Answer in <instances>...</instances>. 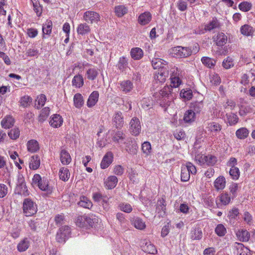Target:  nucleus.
I'll use <instances>...</instances> for the list:
<instances>
[{
	"mask_svg": "<svg viewBox=\"0 0 255 255\" xmlns=\"http://www.w3.org/2000/svg\"><path fill=\"white\" fill-rule=\"evenodd\" d=\"M215 232L219 236L223 237L226 234L227 231L222 224H219L216 227Z\"/></svg>",
	"mask_w": 255,
	"mask_h": 255,
	"instance_id": "nucleus-56",
	"label": "nucleus"
},
{
	"mask_svg": "<svg viewBox=\"0 0 255 255\" xmlns=\"http://www.w3.org/2000/svg\"><path fill=\"white\" fill-rule=\"evenodd\" d=\"M78 204L81 207L90 209L92 207V203L87 197L83 196L80 198V201L78 202Z\"/></svg>",
	"mask_w": 255,
	"mask_h": 255,
	"instance_id": "nucleus-33",
	"label": "nucleus"
},
{
	"mask_svg": "<svg viewBox=\"0 0 255 255\" xmlns=\"http://www.w3.org/2000/svg\"><path fill=\"white\" fill-rule=\"evenodd\" d=\"M125 138V135L122 131H118L113 136V139L115 141L120 142V140H123Z\"/></svg>",
	"mask_w": 255,
	"mask_h": 255,
	"instance_id": "nucleus-62",
	"label": "nucleus"
},
{
	"mask_svg": "<svg viewBox=\"0 0 255 255\" xmlns=\"http://www.w3.org/2000/svg\"><path fill=\"white\" fill-rule=\"evenodd\" d=\"M249 134V130L246 128L243 127L238 129L236 132V135L240 139L246 138Z\"/></svg>",
	"mask_w": 255,
	"mask_h": 255,
	"instance_id": "nucleus-27",
	"label": "nucleus"
},
{
	"mask_svg": "<svg viewBox=\"0 0 255 255\" xmlns=\"http://www.w3.org/2000/svg\"><path fill=\"white\" fill-rule=\"evenodd\" d=\"M32 102V98L28 96H24L21 98L19 103L23 107H26Z\"/></svg>",
	"mask_w": 255,
	"mask_h": 255,
	"instance_id": "nucleus-55",
	"label": "nucleus"
},
{
	"mask_svg": "<svg viewBox=\"0 0 255 255\" xmlns=\"http://www.w3.org/2000/svg\"><path fill=\"white\" fill-rule=\"evenodd\" d=\"M151 20V14L149 12L146 11L139 15L138 18V23L142 25L148 24Z\"/></svg>",
	"mask_w": 255,
	"mask_h": 255,
	"instance_id": "nucleus-12",
	"label": "nucleus"
},
{
	"mask_svg": "<svg viewBox=\"0 0 255 255\" xmlns=\"http://www.w3.org/2000/svg\"><path fill=\"white\" fill-rule=\"evenodd\" d=\"M83 19L88 23H97L100 20V16L97 12L88 10L84 13Z\"/></svg>",
	"mask_w": 255,
	"mask_h": 255,
	"instance_id": "nucleus-6",
	"label": "nucleus"
},
{
	"mask_svg": "<svg viewBox=\"0 0 255 255\" xmlns=\"http://www.w3.org/2000/svg\"><path fill=\"white\" fill-rule=\"evenodd\" d=\"M33 183L37 185L39 189L43 191L50 190L48 181L46 179H42L40 175L36 174L32 179Z\"/></svg>",
	"mask_w": 255,
	"mask_h": 255,
	"instance_id": "nucleus-5",
	"label": "nucleus"
},
{
	"mask_svg": "<svg viewBox=\"0 0 255 255\" xmlns=\"http://www.w3.org/2000/svg\"><path fill=\"white\" fill-rule=\"evenodd\" d=\"M201 61L203 64L209 68L213 67L215 64V61L212 59L208 57H203L201 59Z\"/></svg>",
	"mask_w": 255,
	"mask_h": 255,
	"instance_id": "nucleus-52",
	"label": "nucleus"
},
{
	"mask_svg": "<svg viewBox=\"0 0 255 255\" xmlns=\"http://www.w3.org/2000/svg\"><path fill=\"white\" fill-rule=\"evenodd\" d=\"M118 183V178L116 176H110L105 181V187L108 189H113Z\"/></svg>",
	"mask_w": 255,
	"mask_h": 255,
	"instance_id": "nucleus-18",
	"label": "nucleus"
},
{
	"mask_svg": "<svg viewBox=\"0 0 255 255\" xmlns=\"http://www.w3.org/2000/svg\"><path fill=\"white\" fill-rule=\"evenodd\" d=\"M163 62H165L159 58L154 59L151 61L153 68L157 69V71L155 72L154 78L161 83L164 82L169 75L168 66Z\"/></svg>",
	"mask_w": 255,
	"mask_h": 255,
	"instance_id": "nucleus-1",
	"label": "nucleus"
},
{
	"mask_svg": "<svg viewBox=\"0 0 255 255\" xmlns=\"http://www.w3.org/2000/svg\"><path fill=\"white\" fill-rule=\"evenodd\" d=\"M187 0H178L177 2V7L178 9L181 11H184L187 8Z\"/></svg>",
	"mask_w": 255,
	"mask_h": 255,
	"instance_id": "nucleus-57",
	"label": "nucleus"
},
{
	"mask_svg": "<svg viewBox=\"0 0 255 255\" xmlns=\"http://www.w3.org/2000/svg\"><path fill=\"white\" fill-rule=\"evenodd\" d=\"M20 134V131L18 128H14L11 129L8 133V136L9 137L13 139L17 138Z\"/></svg>",
	"mask_w": 255,
	"mask_h": 255,
	"instance_id": "nucleus-61",
	"label": "nucleus"
},
{
	"mask_svg": "<svg viewBox=\"0 0 255 255\" xmlns=\"http://www.w3.org/2000/svg\"><path fill=\"white\" fill-rule=\"evenodd\" d=\"M73 101L74 106L77 108H81L84 104L83 98L81 94H76L74 95Z\"/></svg>",
	"mask_w": 255,
	"mask_h": 255,
	"instance_id": "nucleus-31",
	"label": "nucleus"
},
{
	"mask_svg": "<svg viewBox=\"0 0 255 255\" xmlns=\"http://www.w3.org/2000/svg\"><path fill=\"white\" fill-rule=\"evenodd\" d=\"M190 177V174L189 173V171L184 166L181 167V180L183 182L188 181Z\"/></svg>",
	"mask_w": 255,
	"mask_h": 255,
	"instance_id": "nucleus-43",
	"label": "nucleus"
},
{
	"mask_svg": "<svg viewBox=\"0 0 255 255\" xmlns=\"http://www.w3.org/2000/svg\"><path fill=\"white\" fill-rule=\"evenodd\" d=\"M234 247L237 250V254L239 255H251L250 250L242 243L236 242Z\"/></svg>",
	"mask_w": 255,
	"mask_h": 255,
	"instance_id": "nucleus-16",
	"label": "nucleus"
},
{
	"mask_svg": "<svg viewBox=\"0 0 255 255\" xmlns=\"http://www.w3.org/2000/svg\"><path fill=\"white\" fill-rule=\"evenodd\" d=\"M46 100V97L45 95L41 94L37 96L36 100L35 107L39 109L43 106Z\"/></svg>",
	"mask_w": 255,
	"mask_h": 255,
	"instance_id": "nucleus-39",
	"label": "nucleus"
},
{
	"mask_svg": "<svg viewBox=\"0 0 255 255\" xmlns=\"http://www.w3.org/2000/svg\"><path fill=\"white\" fill-rule=\"evenodd\" d=\"M120 209L126 213H130L132 211V208L131 206L128 203H122L119 205Z\"/></svg>",
	"mask_w": 255,
	"mask_h": 255,
	"instance_id": "nucleus-58",
	"label": "nucleus"
},
{
	"mask_svg": "<svg viewBox=\"0 0 255 255\" xmlns=\"http://www.w3.org/2000/svg\"><path fill=\"white\" fill-rule=\"evenodd\" d=\"M130 53L131 57L135 60L140 59L143 56L142 50L139 47L132 48Z\"/></svg>",
	"mask_w": 255,
	"mask_h": 255,
	"instance_id": "nucleus-21",
	"label": "nucleus"
},
{
	"mask_svg": "<svg viewBox=\"0 0 255 255\" xmlns=\"http://www.w3.org/2000/svg\"><path fill=\"white\" fill-rule=\"evenodd\" d=\"M142 250L145 252L150 254H155L157 253L155 246L150 243H145V245L143 246Z\"/></svg>",
	"mask_w": 255,
	"mask_h": 255,
	"instance_id": "nucleus-34",
	"label": "nucleus"
},
{
	"mask_svg": "<svg viewBox=\"0 0 255 255\" xmlns=\"http://www.w3.org/2000/svg\"><path fill=\"white\" fill-rule=\"evenodd\" d=\"M203 106L202 102H196L192 104L191 108L195 113H199L202 110Z\"/></svg>",
	"mask_w": 255,
	"mask_h": 255,
	"instance_id": "nucleus-50",
	"label": "nucleus"
},
{
	"mask_svg": "<svg viewBox=\"0 0 255 255\" xmlns=\"http://www.w3.org/2000/svg\"><path fill=\"white\" fill-rule=\"evenodd\" d=\"M27 148L28 151L34 153L39 149L38 141L35 139L29 140L27 143Z\"/></svg>",
	"mask_w": 255,
	"mask_h": 255,
	"instance_id": "nucleus-25",
	"label": "nucleus"
},
{
	"mask_svg": "<svg viewBox=\"0 0 255 255\" xmlns=\"http://www.w3.org/2000/svg\"><path fill=\"white\" fill-rule=\"evenodd\" d=\"M141 149L146 156L149 155L151 152V146L150 142L145 141L142 144Z\"/></svg>",
	"mask_w": 255,
	"mask_h": 255,
	"instance_id": "nucleus-45",
	"label": "nucleus"
},
{
	"mask_svg": "<svg viewBox=\"0 0 255 255\" xmlns=\"http://www.w3.org/2000/svg\"><path fill=\"white\" fill-rule=\"evenodd\" d=\"M129 142L131 144V147L129 146H127L126 149L129 153L131 154H135L136 153L138 148L137 144L136 143V142L134 140H131V141Z\"/></svg>",
	"mask_w": 255,
	"mask_h": 255,
	"instance_id": "nucleus-48",
	"label": "nucleus"
},
{
	"mask_svg": "<svg viewBox=\"0 0 255 255\" xmlns=\"http://www.w3.org/2000/svg\"><path fill=\"white\" fill-rule=\"evenodd\" d=\"M71 229L68 226H64L61 227L57 233L56 239L60 243H65L70 236Z\"/></svg>",
	"mask_w": 255,
	"mask_h": 255,
	"instance_id": "nucleus-4",
	"label": "nucleus"
},
{
	"mask_svg": "<svg viewBox=\"0 0 255 255\" xmlns=\"http://www.w3.org/2000/svg\"><path fill=\"white\" fill-rule=\"evenodd\" d=\"M141 126L139 120L136 118L132 119L130 122V130L132 134L137 135L140 132Z\"/></svg>",
	"mask_w": 255,
	"mask_h": 255,
	"instance_id": "nucleus-8",
	"label": "nucleus"
},
{
	"mask_svg": "<svg viewBox=\"0 0 255 255\" xmlns=\"http://www.w3.org/2000/svg\"><path fill=\"white\" fill-rule=\"evenodd\" d=\"M132 223L134 227L137 229L143 230L145 228V223L139 218L133 219Z\"/></svg>",
	"mask_w": 255,
	"mask_h": 255,
	"instance_id": "nucleus-42",
	"label": "nucleus"
},
{
	"mask_svg": "<svg viewBox=\"0 0 255 255\" xmlns=\"http://www.w3.org/2000/svg\"><path fill=\"white\" fill-rule=\"evenodd\" d=\"M84 84V80L82 76L77 75L74 77L72 80V84L77 88L81 87Z\"/></svg>",
	"mask_w": 255,
	"mask_h": 255,
	"instance_id": "nucleus-36",
	"label": "nucleus"
},
{
	"mask_svg": "<svg viewBox=\"0 0 255 255\" xmlns=\"http://www.w3.org/2000/svg\"><path fill=\"white\" fill-rule=\"evenodd\" d=\"M202 238V232L199 228H195L191 232V238L192 240H200Z\"/></svg>",
	"mask_w": 255,
	"mask_h": 255,
	"instance_id": "nucleus-41",
	"label": "nucleus"
},
{
	"mask_svg": "<svg viewBox=\"0 0 255 255\" xmlns=\"http://www.w3.org/2000/svg\"><path fill=\"white\" fill-rule=\"evenodd\" d=\"M240 32L244 36H253L255 32V29L250 25L244 24L241 27Z\"/></svg>",
	"mask_w": 255,
	"mask_h": 255,
	"instance_id": "nucleus-14",
	"label": "nucleus"
},
{
	"mask_svg": "<svg viewBox=\"0 0 255 255\" xmlns=\"http://www.w3.org/2000/svg\"><path fill=\"white\" fill-rule=\"evenodd\" d=\"M208 128L212 132H217L222 129V126L216 122H211L208 124Z\"/></svg>",
	"mask_w": 255,
	"mask_h": 255,
	"instance_id": "nucleus-38",
	"label": "nucleus"
},
{
	"mask_svg": "<svg viewBox=\"0 0 255 255\" xmlns=\"http://www.w3.org/2000/svg\"><path fill=\"white\" fill-rule=\"evenodd\" d=\"M70 172L69 170L65 167H61L59 172V178L64 181H67L70 177Z\"/></svg>",
	"mask_w": 255,
	"mask_h": 255,
	"instance_id": "nucleus-29",
	"label": "nucleus"
},
{
	"mask_svg": "<svg viewBox=\"0 0 255 255\" xmlns=\"http://www.w3.org/2000/svg\"><path fill=\"white\" fill-rule=\"evenodd\" d=\"M14 124V119L11 116H6L1 122V125L2 128H9L13 126Z\"/></svg>",
	"mask_w": 255,
	"mask_h": 255,
	"instance_id": "nucleus-28",
	"label": "nucleus"
},
{
	"mask_svg": "<svg viewBox=\"0 0 255 255\" xmlns=\"http://www.w3.org/2000/svg\"><path fill=\"white\" fill-rule=\"evenodd\" d=\"M127 8L124 5H119L115 7V12L118 17H122L127 13Z\"/></svg>",
	"mask_w": 255,
	"mask_h": 255,
	"instance_id": "nucleus-44",
	"label": "nucleus"
},
{
	"mask_svg": "<svg viewBox=\"0 0 255 255\" xmlns=\"http://www.w3.org/2000/svg\"><path fill=\"white\" fill-rule=\"evenodd\" d=\"M99 96V94L98 91L93 92L90 94L88 99L87 103V106L89 108H91L95 106L98 101Z\"/></svg>",
	"mask_w": 255,
	"mask_h": 255,
	"instance_id": "nucleus-20",
	"label": "nucleus"
},
{
	"mask_svg": "<svg viewBox=\"0 0 255 255\" xmlns=\"http://www.w3.org/2000/svg\"><path fill=\"white\" fill-rule=\"evenodd\" d=\"M87 77L89 79L93 80L98 75V72L95 69H90L87 71Z\"/></svg>",
	"mask_w": 255,
	"mask_h": 255,
	"instance_id": "nucleus-60",
	"label": "nucleus"
},
{
	"mask_svg": "<svg viewBox=\"0 0 255 255\" xmlns=\"http://www.w3.org/2000/svg\"><path fill=\"white\" fill-rule=\"evenodd\" d=\"M198 160L201 164L213 166L217 162V158L215 156L212 155H202L199 157Z\"/></svg>",
	"mask_w": 255,
	"mask_h": 255,
	"instance_id": "nucleus-9",
	"label": "nucleus"
},
{
	"mask_svg": "<svg viewBox=\"0 0 255 255\" xmlns=\"http://www.w3.org/2000/svg\"><path fill=\"white\" fill-rule=\"evenodd\" d=\"M234 65L233 59L228 57L223 62V66L226 69H229Z\"/></svg>",
	"mask_w": 255,
	"mask_h": 255,
	"instance_id": "nucleus-63",
	"label": "nucleus"
},
{
	"mask_svg": "<svg viewBox=\"0 0 255 255\" xmlns=\"http://www.w3.org/2000/svg\"><path fill=\"white\" fill-rule=\"evenodd\" d=\"M15 192L20 195L26 196L29 195V192L22 177H19L17 183V186Z\"/></svg>",
	"mask_w": 255,
	"mask_h": 255,
	"instance_id": "nucleus-7",
	"label": "nucleus"
},
{
	"mask_svg": "<svg viewBox=\"0 0 255 255\" xmlns=\"http://www.w3.org/2000/svg\"><path fill=\"white\" fill-rule=\"evenodd\" d=\"M128 59L125 56H122L119 58L117 67L121 72L126 71L128 67Z\"/></svg>",
	"mask_w": 255,
	"mask_h": 255,
	"instance_id": "nucleus-15",
	"label": "nucleus"
},
{
	"mask_svg": "<svg viewBox=\"0 0 255 255\" xmlns=\"http://www.w3.org/2000/svg\"><path fill=\"white\" fill-rule=\"evenodd\" d=\"M33 3V9L37 16H40L42 13V7L38 0H31Z\"/></svg>",
	"mask_w": 255,
	"mask_h": 255,
	"instance_id": "nucleus-51",
	"label": "nucleus"
},
{
	"mask_svg": "<svg viewBox=\"0 0 255 255\" xmlns=\"http://www.w3.org/2000/svg\"><path fill=\"white\" fill-rule=\"evenodd\" d=\"M60 160L64 165L69 164L71 161V157L69 153L65 149H62L60 152Z\"/></svg>",
	"mask_w": 255,
	"mask_h": 255,
	"instance_id": "nucleus-24",
	"label": "nucleus"
},
{
	"mask_svg": "<svg viewBox=\"0 0 255 255\" xmlns=\"http://www.w3.org/2000/svg\"><path fill=\"white\" fill-rule=\"evenodd\" d=\"M29 242L27 238L24 239L17 245V250L22 252L25 251L29 247Z\"/></svg>",
	"mask_w": 255,
	"mask_h": 255,
	"instance_id": "nucleus-35",
	"label": "nucleus"
},
{
	"mask_svg": "<svg viewBox=\"0 0 255 255\" xmlns=\"http://www.w3.org/2000/svg\"><path fill=\"white\" fill-rule=\"evenodd\" d=\"M113 154L112 152H108L103 157L101 163V167L102 169L107 168L112 162Z\"/></svg>",
	"mask_w": 255,
	"mask_h": 255,
	"instance_id": "nucleus-19",
	"label": "nucleus"
},
{
	"mask_svg": "<svg viewBox=\"0 0 255 255\" xmlns=\"http://www.w3.org/2000/svg\"><path fill=\"white\" fill-rule=\"evenodd\" d=\"M63 119L61 116L58 114L53 115L51 117L49 124L53 128L60 127L63 123Z\"/></svg>",
	"mask_w": 255,
	"mask_h": 255,
	"instance_id": "nucleus-13",
	"label": "nucleus"
},
{
	"mask_svg": "<svg viewBox=\"0 0 255 255\" xmlns=\"http://www.w3.org/2000/svg\"><path fill=\"white\" fill-rule=\"evenodd\" d=\"M214 185L217 190L223 189L226 186V179L224 176L218 177L214 181Z\"/></svg>",
	"mask_w": 255,
	"mask_h": 255,
	"instance_id": "nucleus-26",
	"label": "nucleus"
},
{
	"mask_svg": "<svg viewBox=\"0 0 255 255\" xmlns=\"http://www.w3.org/2000/svg\"><path fill=\"white\" fill-rule=\"evenodd\" d=\"M229 174L233 179L237 180L240 176V170L238 167H233L231 168Z\"/></svg>",
	"mask_w": 255,
	"mask_h": 255,
	"instance_id": "nucleus-54",
	"label": "nucleus"
},
{
	"mask_svg": "<svg viewBox=\"0 0 255 255\" xmlns=\"http://www.w3.org/2000/svg\"><path fill=\"white\" fill-rule=\"evenodd\" d=\"M113 121L117 128L122 127L124 125V118L122 112L120 111L116 112L113 116Z\"/></svg>",
	"mask_w": 255,
	"mask_h": 255,
	"instance_id": "nucleus-11",
	"label": "nucleus"
},
{
	"mask_svg": "<svg viewBox=\"0 0 255 255\" xmlns=\"http://www.w3.org/2000/svg\"><path fill=\"white\" fill-rule=\"evenodd\" d=\"M237 237L241 242H248L250 238V234L246 230H239L236 233Z\"/></svg>",
	"mask_w": 255,
	"mask_h": 255,
	"instance_id": "nucleus-23",
	"label": "nucleus"
},
{
	"mask_svg": "<svg viewBox=\"0 0 255 255\" xmlns=\"http://www.w3.org/2000/svg\"><path fill=\"white\" fill-rule=\"evenodd\" d=\"M219 26V22L216 19H213L211 22L205 25V29L207 31H211V30L217 28Z\"/></svg>",
	"mask_w": 255,
	"mask_h": 255,
	"instance_id": "nucleus-49",
	"label": "nucleus"
},
{
	"mask_svg": "<svg viewBox=\"0 0 255 255\" xmlns=\"http://www.w3.org/2000/svg\"><path fill=\"white\" fill-rule=\"evenodd\" d=\"M171 88L169 86H165L158 93H155L154 97L159 105L165 110L172 103L173 96L171 93Z\"/></svg>",
	"mask_w": 255,
	"mask_h": 255,
	"instance_id": "nucleus-2",
	"label": "nucleus"
},
{
	"mask_svg": "<svg viewBox=\"0 0 255 255\" xmlns=\"http://www.w3.org/2000/svg\"><path fill=\"white\" fill-rule=\"evenodd\" d=\"M195 120V113L191 110L186 111L184 115V121L186 123H190Z\"/></svg>",
	"mask_w": 255,
	"mask_h": 255,
	"instance_id": "nucleus-30",
	"label": "nucleus"
},
{
	"mask_svg": "<svg viewBox=\"0 0 255 255\" xmlns=\"http://www.w3.org/2000/svg\"><path fill=\"white\" fill-rule=\"evenodd\" d=\"M52 22L51 20H47L42 26V31L44 34H50L51 32Z\"/></svg>",
	"mask_w": 255,
	"mask_h": 255,
	"instance_id": "nucleus-47",
	"label": "nucleus"
},
{
	"mask_svg": "<svg viewBox=\"0 0 255 255\" xmlns=\"http://www.w3.org/2000/svg\"><path fill=\"white\" fill-rule=\"evenodd\" d=\"M171 82L172 85H171V88L172 87H178L181 83V80L179 79V77L174 76L173 74L170 77Z\"/></svg>",
	"mask_w": 255,
	"mask_h": 255,
	"instance_id": "nucleus-59",
	"label": "nucleus"
},
{
	"mask_svg": "<svg viewBox=\"0 0 255 255\" xmlns=\"http://www.w3.org/2000/svg\"><path fill=\"white\" fill-rule=\"evenodd\" d=\"M121 86L122 91L126 93L130 91L133 88L132 83L129 80L123 81L121 83Z\"/></svg>",
	"mask_w": 255,
	"mask_h": 255,
	"instance_id": "nucleus-37",
	"label": "nucleus"
},
{
	"mask_svg": "<svg viewBox=\"0 0 255 255\" xmlns=\"http://www.w3.org/2000/svg\"><path fill=\"white\" fill-rule=\"evenodd\" d=\"M23 213L26 216H31L37 212L36 205L30 199H25L23 203Z\"/></svg>",
	"mask_w": 255,
	"mask_h": 255,
	"instance_id": "nucleus-3",
	"label": "nucleus"
},
{
	"mask_svg": "<svg viewBox=\"0 0 255 255\" xmlns=\"http://www.w3.org/2000/svg\"><path fill=\"white\" fill-rule=\"evenodd\" d=\"M40 159L37 155H33L31 157L29 167L33 170L37 169L40 165Z\"/></svg>",
	"mask_w": 255,
	"mask_h": 255,
	"instance_id": "nucleus-32",
	"label": "nucleus"
},
{
	"mask_svg": "<svg viewBox=\"0 0 255 255\" xmlns=\"http://www.w3.org/2000/svg\"><path fill=\"white\" fill-rule=\"evenodd\" d=\"M76 225L79 227H83L86 226L85 223V216H78L76 220Z\"/></svg>",
	"mask_w": 255,
	"mask_h": 255,
	"instance_id": "nucleus-64",
	"label": "nucleus"
},
{
	"mask_svg": "<svg viewBox=\"0 0 255 255\" xmlns=\"http://www.w3.org/2000/svg\"><path fill=\"white\" fill-rule=\"evenodd\" d=\"M218 46H222L225 45L227 42V36L223 32L218 33L214 38Z\"/></svg>",
	"mask_w": 255,
	"mask_h": 255,
	"instance_id": "nucleus-17",
	"label": "nucleus"
},
{
	"mask_svg": "<svg viewBox=\"0 0 255 255\" xmlns=\"http://www.w3.org/2000/svg\"><path fill=\"white\" fill-rule=\"evenodd\" d=\"M91 31L90 26L87 23H82L78 25L77 28V32L78 34L85 35Z\"/></svg>",
	"mask_w": 255,
	"mask_h": 255,
	"instance_id": "nucleus-22",
	"label": "nucleus"
},
{
	"mask_svg": "<svg viewBox=\"0 0 255 255\" xmlns=\"http://www.w3.org/2000/svg\"><path fill=\"white\" fill-rule=\"evenodd\" d=\"M231 201V197L227 193H224L221 194L218 196L216 204L218 207H220L222 205H227Z\"/></svg>",
	"mask_w": 255,
	"mask_h": 255,
	"instance_id": "nucleus-10",
	"label": "nucleus"
},
{
	"mask_svg": "<svg viewBox=\"0 0 255 255\" xmlns=\"http://www.w3.org/2000/svg\"><path fill=\"white\" fill-rule=\"evenodd\" d=\"M166 203L164 199L158 200L157 203L156 211L158 213L163 212V215L165 214L166 210Z\"/></svg>",
	"mask_w": 255,
	"mask_h": 255,
	"instance_id": "nucleus-46",
	"label": "nucleus"
},
{
	"mask_svg": "<svg viewBox=\"0 0 255 255\" xmlns=\"http://www.w3.org/2000/svg\"><path fill=\"white\" fill-rule=\"evenodd\" d=\"M227 122L230 126L235 125L239 120L237 115L234 113L227 114Z\"/></svg>",
	"mask_w": 255,
	"mask_h": 255,
	"instance_id": "nucleus-40",
	"label": "nucleus"
},
{
	"mask_svg": "<svg viewBox=\"0 0 255 255\" xmlns=\"http://www.w3.org/2000/svg\"><path fill=\"white\" fill-rule=\"evenodd\" d=\"M252 6V3L248 1L242 2L239 5V9L244 12L249 11L251 9Z\"/></svg>",
	"mask_w": 255,
	"mask_h": 255,
	"instance_id": "nucleus-53",
	"label": "nucleus"
}]
</instances>
